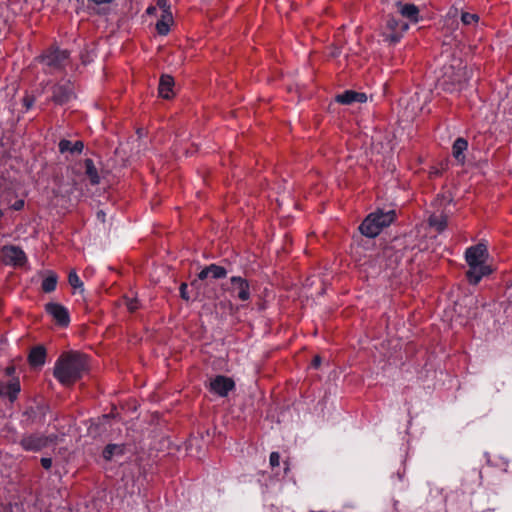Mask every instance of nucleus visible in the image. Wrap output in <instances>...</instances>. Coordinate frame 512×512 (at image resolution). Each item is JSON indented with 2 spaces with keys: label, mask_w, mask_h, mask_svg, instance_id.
<instances>
[{
  "label": "nucleus",
  "mask_w": 512,
  "mask_h": 512,
  "mask_svg": "<svg viewBox=\"0 0 512 512\" xmlns=\"http://www.w3.org/2000/svg\"><path fill=\"white\" fill-rule=\"evenodd\" d=\"M87 370L86 356L77 352L61 355L54 367L55 378L63 385H71Z\"/></svg>",
  "instance_id": "1"
},
{
  "label": "nucleus",
  "mask_w": 512,
  "mask_h": 512,
  "mask_svg": "<svg viewBox=\"0 0 512 512\" xmlns=\"http://www.w3.org/2000/svg\"><path fill=\"white\" fill-rule=\"evenodd\" d=\"M487 258V247L482 243L466 250L465 259L469 266L466 276L471 284H477L483 276L491 273L490 267L486 264Z\"/></svg>",
  "instance_id": "2"
},
{
  "label": "nucleus",
  "mask_w": 512,
  "mask_h": 512,
  "mask_svg": "<svg viewBox=\"0 0 512 512\" xmlns=\"http://www.w3.org/2000/svg\"><path fill=\"white\" fill-rule=\"evenodd\" d=\"M442 71L443 85H458L459 88H462L473 74L460 58H453L451 63L443 66Z\"/></svg>",
  "instance_id": "3"
},
{
  "label": "nucleus",
  "mask_w": 512,
  "mask_h": 512,
  "mask_svg": "<svg viewBox=\"0 0 512 512\" xmlns=\"http://www.w3.org/2000/svg\"><path fill=\"white\" fill-rule=\"evenodd\" d=\"M394 211H376L370 213L359 227L360 232L367 237H376L384 227L394 221Z\"/></svg>",
  "instance_id": "4"
},
{
  "label": "nucleus",
  "mask_w": 512,
  "mask_h": 512,
  "mask_svg": "<svg viewBox=\"0 0 512 512\" xmlns=\"http://www.w3.org/2000/svg\"><path fill=\"white\" fill-rule=\"evenodd\" d=\"M41 62L49 72L61 70L69 63V53L67 50L50 48L41 56Z\"/></svg>",
  "instance_id": "5"
},
{
  "label": "nucleus",
  "mask_w": 512,
  "mask_h": 512,
  "mask_svg": "<svg viewBox=\"0 0 512 512\" xmlns=\"http://www.w3.org/2000/svg\"><path fill=\"white\" fill-rule=\"evenodd\" d=\"M56 436H43L40 434H31L21 439V446L27 451H40L41 449L54 443Z\"/></svg>",
  "instance_id": "6"
},
{
  "label": "nucleus",
  "mask_w": 512,
  "mask_h": 512,
  "mask_svg": "<svg viewBox=\"0 0 512 512\" xmlns=\"http://www.w3.org/2000/svg\"><path fill=\"white\" fill-rule=\"evenodd\" d=\"M386 28L387 31L384 33L385 40L395 44L400 41L403 33L408 29V24L392 17L388 19Z\"/></svg>",
  "instance_id": "7"
},
{
  "label": "nucleus",
  "mask_w": 512,
  "mask_h": 512,
  "mask_svg": "<svg viewBox=\"0 0 512 512\" xmlns=\"http://www.w3.org/2000/svg\"><path fill=\"white\" fill-rule=\"evenodd\" d=\"M75 97L73 84L66 80L59 82L53 88V101L56 104L63 105Z\"/></svg>",
  "instance_id": "8"
},
{
  "label": "nucleus",
  "mask_w": 512,
  "mask_h": 512,
  "mask_svg": "<svg viewBox=\"0 0 512 512\" xmlns=\"http://www.w3.org/2000/svg\"><path fill=\"white\" fill-rule=\"evenodd\" d=\"M231 281V292L236 294L237 298L241 301H247L250 298V287L246 279L242 277H232Z\"/></svg>",
  "instance_id": "9"
},
{
  "label": "nucleus",
  "mask_w": 512,
  "mask_h": 512,
  "mask_svg": "<svg viewBox=\"0 0 512 512\" xmlns=\"http://www.w3.org/2000/svg\"><path fill=\"white\" fill-rule=\"evenodd\" d=\"M2 257L5 263L13 265H22L26 260L24 252L16 246L4 247Z\"/></svg>",
  "instance_id": "10"
},
{
  "label": "nucleus",
  "mask_w": 512,
  "mask_h": 512,
  "mask_svg": "<svg viewBox=\"0 0 512 512\" xmlns=\"http://www.w3.org/2000/svg\"><path fill=\"white\" fill-rule=\"evenodd\" d=\"M234 388V382L225 376H217L210 382V389L220 396H226Z\"/></svg>",
  "instance_id": "11"
},
{
  "label": "nucleus",
  "mask_w": 512,
  "mask_h": 512,
  "mask_svg": "<svg viewBox=\"0 0 512 512\" xmlns=\"http://www.w3.org/2000/svg\"><path fill=\"white\" fill-rule=\"evenodd\" d=\"M46 311L58 324L65 326L69 323V314L64 306L58 303H48L46 304Z\"/></svg>",
  "instance_id": "12"
},
{
  "label": "nucleus",
  "mask_w": 512,
  "mask_h": 512,
  "mask_svg": "<svg viewBox=\"0 0 512 512\" xmlns=\"http://www.w3.org/2000/svg\"><path fill=\"white\" fill-rule=\"evenodd\" d=\"M366 100V94L351 90L345 91L336 96V101L341 104H351L354 102L363 103L366 102Z\"/></svg>",
  "instance_id": "13"
},
{
  "label": "nucleus",
  "mask_w": 512,
  "mask_h": 512,
  "mask_svg": "<svg viewBox=\"0 0 512 512\" xmlns=\"http://www.w3.org/2000/svg\"><path fill=\"white\" fill-rule=\"evenodd\" d=\"M174 79L170 75H162L159 83V95L164 99L173 97Z\"/></svg>",
  "instance_id": "14"
},
{
  "label": "nucleus",
  "mask_w": 512,
  "mask_h": 512,
  "mask_svg": "<svg viewBox=\"0 0 512 512\" xmlns=\"http://www.w3.org/2000/svg\"><path fill=\"white\" fill-rule=\"evenodd\" d=\"M46 359V350L43 346H36L31 349L28 361L32 367H41L44 365Z\"/></svg>",
  "instance_id": "15"
},
{
  "label": "nucleus",
  "mask_w": 512,
  "mask_h": 512,
  "mask_svg": "<svg viewBox=\"0 0 512 512\" xmlns=\"http://www.w3.org/2000/svg\"><path fill=\"white\" fill-rule=\"evenodd\" d=\"M468 148V142L466 139L459 137L455 140L453 146H452V154L453 157L460 163L464 164L465 162V155L464 152Z\"/></svg>",
  "instance_id": "16"
},
{
  "label": "nucleus",
  "mask_w": 512,
  "mask_h": 512,
  "mask_svg": "<svg viewBox=\"0 0 512 512\" xmlns=\"http://www.w3.org/2000/svg\"><path fill=\"white\" fill-rule=\"evenodd\" d=\"M396 5L398 7L399 13L403 17L409 19L412 22H417L418 21L419 10H418V8L415 5H413V4H402L400 2H397Z\"/></svg>",
  "instance_id": "17"
},
{
  "label": "nucleus",
  "mask_w": 512,
  "mask_h": 512,
  "mask_svg": "<svg viewBox=\"0 0 512 512\" xmlns=\"http://www.w3.org/2000/svg\"><path fill=\"white\" fill-rule=\"evenodd\" d=\"M84 148V144L82 141H76L72 143L69 140L63 139L59 142V150L61 153L71 152V153H81Z\"/></svg>",
  "instance_id": "18"
},
{
  "label": "nucleus",
  "mask_w": 512,
  "mask_h": 512,
  "mask_svg": "<svg viewBox=\"0 0 512 512\" xmlns=\"http://www.w3.org/2000/svg\"><path fill=\"white\" fill-rule=\"evenodd\" d=\"M124 453V447L118 444H109L103 451V457L106 460H112L115 456H121Z\"/></svg>",
  "instance_id": "19"
},
{
  "label": "nucleus",
  "mask_w": 512,
  "mask_h": 512,
  "mask_svg": "<svg viewBox=\"0 0 512 512\" xmlns=\"http://www.w3.org/2000/svg\"><path fill=\"white\" fill-rule=\"evenodd\" d=\"M85 169H86V175L88 176L90 182L92 184H98L99 183V175L97 173V169L91 159L85 160Z\"/></svg>",
  "instance_id": "20"
},
{
  "label": "nucleus",
  "mask_w": 512,
  "mask_h": 512,
  "mask_svg": "<svg viewBox=\"0 0 512 512\" xmlns=\"http://www.w3.org/2000/svg\"><path fill=\"white\" fill-rule=\"evenodd\" d=\"M57 275L50 272L49 275L42 282V290L46 293H50L56 289Z\"/></svg>",
  "instance_id": "21"
},
{
  "label": "nucleus",
  "mask_w": 512,
  "mask_h": 512,
  "mask_svg": "<svg viewBox=\"0 0 512 512\" xmlns=\"http://www.w3.org/2000/svg\"><path fill=\"white\" fill-rule=\"evenodd\" d=\"M430 226L434 227L438 232H441L445 229L447 225L446 217L443 215H432L429 218Z\"/></svg>",
  "instance_id": "22"
},
{
  "label": "nucleus",
  "mask_w": 512,
  "mask_h": 512,
  "mask_svg": "<svg viewBox=\"0 0 512 512\" xmlns=\"http://www.w3.org/2000/svg\"><path fill=\"white\" fill-rule=\"evenodd\" d=\"M20 392V382L18 379H13L7 384L6 396L9 397L10 401H14L17 394Z\"/></svg>",
  "instance_id": "23"
},
{
  "label": "nucleus",
  "mask_w": 512,
  "mask_h": 512,
  "mask_svg": "<svg viewBox=\"0 0 512 512\" xmlns=\"http://www.w3.org/2000/svg\"><path fill=\"white\" fill-rule=\"evenodd\" d=\"M208 271H210V276L214 279L224 278L227 275V271L224 267L215 264L209 265Z\"/></svg>",
  "instance_id": "24"
},
{
  "label": "nucleus",
  "mask_w": 512,
  "mask_h": 512,
  "mask_svg": "<svg viewBox=\"0 0 512 512\" xmlns=\"http://www.w3.org/2000/svg\"><path fill=\"white\" fill-rule=\"evenodd\" d=\"M68 282L74 289H78L81 292L83 291V282L80 280L75 271H71L69 273Z\"/></svg>",
  "instance_id": "25"
},
{
  "label": "nucleus",
  "mask_w": 512,
  "mask_h": 512,
  "mask_svg": "<svg viewBox=\"0 0 512 512\" xmlns=\"http://www.w3.org/2000/svg\"><path fill=\"white\" fill-rule=\"evenodd\" d=\"M124 301H125V305H126L127 309L130 312H134L136 309H138V299L137 298H135V297H132V298L125 297Z\"/></svg>",
  "instance_id": "26"
},
{
  "label": "nucleus",
  "mask_w": 512,
  "mask_h": 512,
  "mask_svg": "<svg viewBox=\"0 0 512 512\" xmlns=\"http://www.w3.org/2000/svg\"><path fill=\"white\" fill-rule=\"evenodd\" d=\"M478 20V16L476 14H470V13H462L461 15V21L465 25H470L473 22H476Z\"/></svg>",
  "instance_id": "27"
},
{
  "label": "nucleus",
  "mask_w": 512,
  "mask_h": 512,
  "mask_svg": "<svg viewBox=\"0 0 512 512\" xmlns=\"http://www.w3.org/2000/svg\"><path fill=\"white\" fill-rule=\"evenodd\" d=\"M170 24L158 21L156 29L160 35H166L169 32Z\"/></svg>",
  "instance_id": "28"
},
{
  "label": "nucleus",
  "mask_w": 512,
  "mask_h": 512,
  "mask_svg": "<svg viewBox=\"0 0 512 512\" xmlns=\"http://www.w3.org/2000/svg\"><path fill=\"white\" fill-rule=\"evenodd\" d=\"M155 7L157 10L162 12L170 11V6L167 3V0H157Z\"/></svg>",
  "instance_id": "29"
},
{
  "label": "nucleus",
  "mask_w": 512,
  "mask_h": 512,
  "mask_svg": "<svg viewBox=\"0 0 512 512\" xmlns=\"http://www.w3.org/2000/svg\"><path fill=\"white\" fill-rule=\"evenodd\" d=\"M271 467H277L280 464V455L278 452H272L269 459Z\"/></svg>",
  "instance_id": "30"
},
{
  "label": "nucleus",
  "mask_w": 512,
  "mask_h": 512,
  "mask_svg": "<svg viewBox=\"0 0 512 512\" xmlns=\"http://www.w3.org/2000/svg\"><path fill=\"white\" fill-rule=\"evenodd\" d=\"M160 22L171 24L173 22L172 13L170 11L162 12Z\"/></svg>",
  "instance_id": "31"
},
{
  "label": "nucleus",
  "mask_w": 512,
  "mask_h": 512,
  "mask_svg": "<svg viewBox=\"0 0 512 512\" xmlns=\"http://www.w3.org/2000/svg\"><path fill=\"white\" fill-rule=\"evenodd\" d=\"M180 295H181L182 299L189 300V295L187 293V284L186 283H182L181 284V286H180Z\"/></svg>",
  "instance_id": "32"
},
{
  "label": "nucleus",
  "mask_w": 512,
  "mask_h": 512,
  "mask_svg": "<svg viewBox=\"0 0 512 512\" xmlns=\"http://www.w3.org/2000/svg\"><path fill=\"white\" fill-rule=\"evenodd\" d=\"M41 465L43 466L44 469H47V470L50 469L52 466L51 458H42Z\"/></svg>",
  "instance_id": "33"
},
{
  "label": "nucleus",
  "mask_w": 512,
  "mask_h": 512,
  "mask_svg": "<svg viewBox=\"0 0 512 512\" xmlns=\"http://www.w3.org/2000/svg\"><path fill=\"white\" fill-rule=\"evenodd\" d=\"M208 276H210V271H208V266H207L198 274V279L199 280H204Z\"/></svg>",
  "instance_id": "34"
},
{
  "label": "nucleus",
  "mask_w": 512,
  "mask_h": 512,
  "mask_svg": "<svg viewBox=\"0 0 512 512\" xmlns=\"http://www.w3.org/2000/svg\"><path fill=\"white\" fill-rule=\"evenodd\" d=\"M23 206H24V201H23V200H18V201H16V202L13 204V208H14L15 210H20V209H22V208H23Z\"/></svg>",
  "instance_id": "35"
},
{
  "label": "nucleus",
  "mask_w": 512,
  "mask_h": 512,
  "mask_svg": "<svg viewBox=\"0 0 512 512\" xmlns=\"http://www.w3.org/2000/svg\"><path fill=\"white\" fill-rule=\"evenodd\" d=\"M157 11H158L157 7H155V6H150L146 10L147 14H150V15H156Z\"/></svg>",
  "instance_id": "36"
},
{
  "label": "nucleus",
  "mask_w": 512,
  "mask_h": 512,
  "mask_svg": "<svg viewBox=\"0 0 512 512\" xmlns=\"http://www.w3.org/2000/svg\"><path fill=\"white\" fill-rule=\"evenodd\" d=\"M7 384L0 383V396H6Z\"/></svg>",
  "instance_id": "37"
},
{
  "label": "nucleus",
  "mask_w": 512,
  "mask_h": 512,
  "mask_svg": "<svg viewBox=\"0 0 512 512\" xmlns=\"http://www.w3.org/2000/svg\"><path fill=\"white\" fill-rule=\"evenodd\" d=\"M441 174V170L438 169V168H432L431 171H430V175L431 176H438Z\"/></svg>",
  "instance_id": "38"
},
{
  "label": "nucleus",
  "mask_w": 512,
  "mask_h": 512,
  "mask_svg": "<svg viewBox=\"0 0 512 512\" xmlns=\"http://www.w3.org/2000/svg\"><path fill=\"white\" fill-rule=\"evenodd\" d=\"M321 363V358L319 356H316L314 359H313V366L315 368H317Z\"/></svg>",
  "instance_id": "39"
},
{
  "label": "nucleus",
  "mask_w": 512,
  "mask_h": 512,
  "mask_svg": "<svg viewBox=\"0 0 512 512\" xmlns=\"http://www.w3.org/2000/svg\"><path fill=\"white\" fill-rule=\"evenodd\" d=\"M14 372H15V367L14 366H9V367L6 368V374L7 375L11 376V375L14 374Z\"/></svg>",
  "instance_id": "40"
},
{
  "label": "nucleus",
  "mask_w": 512,
  "mask_h": 512,
  "mask_svg": "<svg viewBox=\"0 0 512 512\" xmlns=\"http://www.w3.org/2000/svg\"><path fill=\"white\" fill-rule=\"evenodd\" d=\"M25 105L27 108H29L32 105V100L25 99Z\"/></svg>",
  "instance_id": "41"
},
{
  "label": "nucleus",
  "mask_w": 512,
  "mask_h": 512,
  "mask_svg": "<svg viewBox=\"0 0 512 512\" xmlns=\"http://www.w3.org/2000/svg\"><path fill=\"white\" fill-rule=\"evenodd\" d=\"M104 217V213L103 212H99L98 213V218H103Z\"/></svg>",
  "instance_id": "42"
},
{
  "label": "nucleus",
  "mask_w": 512,
  "mask_h": 512,
  "mask_svg": "<svg viewBox=\"0 0 512 512\" xmlns=\"http://www.w3.org/2000/svg\"><path fill=\"white\" fill-rule=\"evenodd\" d=\"M191 285H192V286H196V285H197V280L192 281V282H191Z\"/></svg>",
  "instance_id": "43"
},
{
  "label": "nucleus",
  "mask_w": 512,
  "mask_h": 512,
  "mask_svg": "<svg viewBox=\"0 0 512 512\" xmlns=\"http://www.w3.org/2000/svg\"><path fill=\"white\" fill-rule=\"evenodd\" d=\"M3 215L2 211L0 210V217Z\"/></svg>",
  "instance_id": "44"
}]
</instances>
